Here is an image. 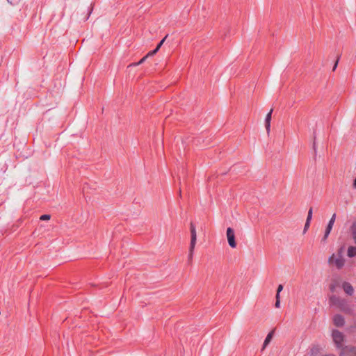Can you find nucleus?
Segmentation results:
<instances>
[{
	"instance_id": "f03ea898",
	"label": "nucleus",
	"mask_w": 356,
	"mask_h": 356,
	"mask_svg": "<svg viewBox=\"0 0 356 356\" xmlns=\"http://www.w3.org/2000/svg\"><path fill=\"white\" fill-rule=\"evenodd\" d=\"M332 339L337 349H341L344 347L343 343L346 341V336L342 332L337 330H333L332 331Z\"/></svg>"
},
{
	"instance_id": "9d476101",
	"label": "nucleus",
	"mask_w": 356,
	"mask_h": 356,
	"mask_svg": "<svg viewBox=\"0 0 356 356\" xmlns=\"http://www.w3.org/2000/svg\"><path fill=\"white\" fill-rule=\"evenodd\" d=\"M168 35H166L159 43V44L157 45V47H155V49L152 51H149L148 54H147V56H153L159 50V49L161 48V47L162 46V44H163L165 38H167Z\"/></svg>"
},
{
	"instance_id": "ddd939ff",
	"label": "nucleus",
	"mask_w": 356,
	"mask_h": 356,
	"mask_svg": "<svg viewBox=\"0 0 356 356\" xmlns=\"http://www.w3.org/2000/svg\"><path fill=\"white\" fill-rule=\"evenodd\" d=\"M352 236L355 243H356V224L353 227Z\"/></svg>"
},
{
	"instance_id": "412c9836",
	"label": "nucleus",
	"mask_w": 356,
	"mask_h": 356,
	"mask_svg": "<svg viewBox=\"0 0 356 356\" xmlns=\"http://www.w3.org/2000/svg\"><path fill=\"white\" fill-rule=\"evenodd\" d=\"M276 300H280V293H276Z\"/></svg>"
},
{
	"instance_id": "20e7f679",
	"label": "nucleus",
	"mask_w": 356,
	"mask_h": 356,
	"mask_svg": "<svg viewBox=\"0 0 356 356\" xmlns=\"http://www.w3.org/2000/svg\"><path fill=\"white\" fill-rule=\"evenodd\" d=\"M339 356H356V347L348 345L339 349Z\"/></svg>"
},
{
	"instance_id": "4be33fe9",
	"label": "nucleus",
	"mask_w": 356,
	"mask_h": 356,
	"mask_svg": "<svg viewBox=\"0 0 356 356\" xmlns=\"http://www.w3.org/2000/svg\"><path fill=\"white\" fill-rule=\"evenodd\" d=\"M325 356H335V355H333V354H328V355H325Z\"/></svg>"
},
{
	"instance_id": "aec40b11",
	"label": "nucleus",
	"mask_w": 356,
	"mask_h": 356,
	"mask_svg": "<svg viewBox=\"0 0 356 356\" xmlns=\"http://www.w3.org/2000/svg\"><path fill=\"white\" fill-rule=\"evenodd\" d=\"M315 350H316V351L318 350V347L314 346L312 347L311 351L312 352V353H314Z\"/></svg>"
},
{
	"instance_id": "1a4fd4ad",
	"label": "nucleus",
	"mask_w": 356,
	"mask_h": 356,
	"mask_svg": "<svg viewBox=\"0 0 356 356\" xmlns=\"http://www.w3.org/2000/svg\"><path fill=\"white\" fill-rule=\"evenodd\" d=\"M272 113H273V110L271 109L266 116L265 127H266V129L267 132L270 131V121H271V118H272Z\"/></svg>"
},
{
	"instance_id": "2eb2a0df",
	"label": "nucleus",
	"mask_w": 356,
	"mask_h": 356,
	"mask_svg": "<svg viewBox=\"0 0 356 356\" xmlns=\"http://www.w3.org/2000/svg\"><path fill=\"white\" fill-rule=\"evenodd\" d=\"M40 219L41 220H48L50 219V216L49 215H42L40 216Z\"/></svg>"
},
{
	"instance_id": "423d86ee",
	"label": "nucleus",
	"mask_w": 356,
	"mask_h": 356,
	"mask_svg": "<svg viewBox=\"0 0 356 356\" xmlns=\"http://www.w3.org/2000/svg\"><path fill=\"white\" fill-rule=\"evenodd\" d=\"M335 218H336V215L334 214L331 219L329 221V223L325 229V234H324V236L323 238V241H325L326 239L327 238L332 229V227H333V225L334 223V221H335Z\"/></svg>"
},
{
	"instance_id": "a211bd4d",
	"label": "nucleus",
	"mask_w": 356,
	"mask_h": 356,
	"mask_svg": "<svg viewBox=\"0 0 356 356\" xmlns=\"http://www.w3.org/2000/svg\"><path fill=\"white\" fill-rule=\"evenodd\" d=\"M275 306L276 308H280V300H276Z\"/></svg>"
},
{
	"instance_id": "7ed1b4c3",
	"label": "nucleus",
	"mask_w": 356,
	"mask_h": 356,
	"mask_svg": "<svg viewBox=\"0 0 356 356\" xmlns=\"http://www.w3.org/2000/svg\"><path fill=\"white\" fill-rule=\"evenodd\" d=\"M226 238L227 243L230 248H236L237 246V242L236 240L235 231L232 227H228L226 230Z\"/></svg>"
},
{
	"instance_id": "f3484780",
	"label": "nucleus",
	"mask_w": 356,
	"mask_h": 356,
	"mask_svg": "<svg viewBox=\"0 0 356 356\" xmlns=\"http://www.w3.org/2000/svg\"><path fill=\"white\" fill-rule=\"evenodd\" d=\"M149 56H146L145 57H143L138 63L135 64L136 65H140L142 64L145 60V59L148 57Z\"/></svg>"
},
{
	"instance_id": "39448f33",
	"label": "nucleus",
	"mask_w": 356,
	"mask_h": 356,
	"mask_svg": "<svg viewBox=\"0 0 356 356\" xmlns=\"http://www.w3.org/2000/svg\"><path fill=\"white\" fill-rule=\"evenodd\" d=\"M191 243H190V254L189 257L190 258H192L193 251L196 245V241H197V234H196V229L194 225H191Z\"/></svg>"
},
{
	"instance_id": "f257e3e1",
	"label": "nucleus",
	"mask_w": 356,
	"mask_h": 356,
	"mask_svg": "<svg viewBox=\"0 0 356 356\" xmlns=\"http://www.w3.org/2000/svg\"><path fill=\"white\" fill-rule=\"evenodd\" d=\"M345 247L343 245L340 247L337 252L333 253L328 259V264L330 266H334L338 269L341 268L345 264V259L343 257V252Z\"/></svg>"
},
{
	"instance_id": "f8f14e48",
	"label": "nucleus",
	"mask_w": 356,
	"mask_h": 356,
	"mask_svg": "<svg viewBox=\"0 0 356 356\" xmlns=\"http://www.w3.org/2000/svg\"><path fill=\"white\" fill-rule=\"evenodd\" d=\"M348 256L349 257H353L356 256V247L355 246H350L348 248Z\"/></svg>"
},
{
	"instance_id": "6e6552de",
	"label": "nucleus",
	"mask_w": 356,
	"mask_h": 356,
	"mask_svg": "<svg viewBox=\"0 0 356 356\" xmlns=\"http://www.w3.org/2000/svg\"><path fill=\"white\" fill-rule=\"evenodd\" d=\"M333 323L337 327H342L344 325V318L341 315H335L333 318Z\"/></svg>"
},
{
	"instance_id": "9b49d317",
	"label": "nucleus",
	"mask_w": 356,
	"mask_h": 356,
	"mask_svg": "<svg viewBox=\"0 0 356 356\" xmlns=\"http://www.w3.org/2000/svg\"><path fill=\"white\" fill-rule=\"evenodd\" d=\"M343 289L344 291L348 295H352V293H353V288L350 284H343Z\"/></svg>"
},
{
	"instance_id": "0eeeda50",
	"label": "nucleus",
	"mask_w": 356,
	"mask_h": 356,
	"mask_svg": "<svg viewBox=\"0 0 356 356\" xmlns=\"http://www.w3.org/2000/svg\"><path fill=\"white\" fill-rule=\"evenodd\" d=\"M274 334H275V330H272L271 331H270L268 333V334L266 335V337L263 342V344L261 346V351L265 350V349L268 347L269 343L271 342V341L274 337Z\"/></svg>"
},
{
	"instance_id": "4468645a",
	"label": "nucleus",
	"mask_w": 356,
	"mask_h": 356,
	"mask_svg": "<svg viewBox=\"0 0 356 356\" xmlns=\"http://www.w3.org/2000/svg\"><path fill=\"white\" fill-rule=\"evenodd\" d=\"M312 209H310L308 211V215H307V221H309L311 220L312 219Z\"/></svg>"
},
{
	"instance_id": "6ab92c4d",
	"label": "nucleus",
	"mask_w": 356,
	"mask_h": 356,
	"mask_svg": "<svg viewBox=\"0 0 356 356\" xmlns=\"http://www.w3.org/2000/svg\"><path fill=\"white\" fill-rule=\"evenodd\" d=\"M283 289L282 285H279L277 287V293H280Z\"/></svg>"
},
{
	"instance_id": "dca6fc26",
	"label": "nucleus",
	"mask_w": 356,
	"mask_h": 356,
	"mask_svg": "<svg viewBox=\"0 0 356 356\" xmlns=\"http://www.w3.org/2000/svg\"><path fill=\"white\" fill-rule=\"evenodd\" d=\"M309 225H310V222L306 220V222H305V227H304V232H305L307 230L308 227H309Z\"/></svg>"
}]
</instances>
